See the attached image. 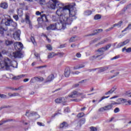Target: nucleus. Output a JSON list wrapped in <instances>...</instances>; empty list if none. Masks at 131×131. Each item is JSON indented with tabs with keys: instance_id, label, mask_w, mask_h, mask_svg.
<instances>
[{
	"instance_id": "f257e3e1",
	"label": "nucleus",
	"mask_w": 131,
	"mask_h": 131,
	"mask_svg": "<svg viewBox=\"0 0 131 131\" xmlns=\"http://www.w3.org/2000/svg\"><path fill=\"white\" fill-rule=\"evenodd\" d=\"M75 4L71 3L70 5L67 6L68 7L67 10H69V16L67 17L63 16V21L68 24V25H71V23L73 20H75L77 17H76V14L77 13V10H76V8L75 7Z\"/></svg>"
},
{
	"instance_id": "f03ea898",
	"label": "nucleus",
	"mask_w": 131,
	"mask_h": 131,
	"mask_svg": "<svg viewBox=\"0 0 131 131\" xmlns=\"http://www.w3.org/2000/svg\"><path fill=\"white\" fill-rule=\"evenodd\" d=\"M0 67L5 68L6 70H10L11 67L18 68V62L16 61H12L10 58L6 57L3 61H0Z\"/></svg>"
},
{
	"instance_id": "7ed1b4c3",
	"label": "nucleus",
	"mask_w": 131,
	"mask_h": 131,
	"mask_svg": "<svg viewBox=\"0 0 131 131\" xmlns=\"http://www.w3.org/2000/svg\"><path fill=\"white\" fill-rule=\"evenodd\" d=\"M14 48L16 51H19L13 52L10 54V58L11 59H20L22 57L23 54L20 52L23 49V44L21 42H16L14 43Z\"/></svg>"
},
{
	"instance_id": "20e7f679",
	"label": "nucleus",
	"mask_w": 131,
	"mask_h": 131,
	"mask_svg": "<svg viewBox=\"0 0 131 131\" xmlns=\"http://www.w3.org/2000/svg\"><path fill=\"white\" fill-rule=\"evenodd\" d=\"M47 6L49 9L55 10L56 9V6L62 7L63 3H60L57 0H49V2L47 3Z\"/></svg>"
},
{
	"instance_id": "39448f33",
	"label": "nucleus",
	"mask_w": 131,
	"mask_h": 131,
	"mask_svg": "<svg viewBox=\"0 0 131 131\" xmlns=\"http://www.w3.org/2000/svg\"><path fill=\"white\" fill-rule=\"evenodd\" d=\"M58 8L59 9H57L56 13L58 16L60 17V18H62V19H64V17H66V15H63V13L64 11H66V10L68 9V6H64V4H62V6L58 7Z\"/></svg>"
},
{
	"instance_id": "423d86ee",
	"label": "nucleus",
	"mask_w": 131,
	"mask_h": 131,
	"mask_svg": "<svg viewBox=\"0 0 131 131\" xmlns=\"http://www.w3.org/2000/svg\"><path fill=\"white\" fill-rule=\"evenodd\" d=\"M104 52H106L105 48L103 47L97 50V54L92 56L93 59H97V60H102L103 59L102 55L104 54Z\"/></svg>"
},
{
	"instance_id": "0eeeda50",
	"label": "nucleus",
	"mask_w": 131,
	"mask_h": 131,
	"mask_svg": "<svg viewBox=\"0 0 131 131\" xmlns=\"http://www.w3.org/2000/svg\"><path fill=\"white\" fill-rule=\"evenodd\" d=\"M56 30H64L66 28V25H68V24L64 21V19H62L60 20L59 23H56Z\"/></svg>"
},
{
	"instance_id": "6e6552de",
	"label": "nucleus",
	"mask_w": 131,
	"mask_h": 131,
	"mask_svg": "<svg viewBox=\"0 0 131 131\" xmlns=\"http://www.w3.org/2000/svg\"><path fill=\"white\" fill-rule=\"evenodd\" d=\"M67 99V98L65 97L58 98L55 100V103H57V104H60V103H62V105L65 106V105H66V102H67L66 100Z\"/></svg>"
},
{
	"instance_id": "1a4fd4ad",
	"label": "nucleus",
	"mask_w": 131,
	"mask_h": 131,
	"mask_svg": "<svg viewBox=\"0 0 131 131\" xmlns=\"http://www.w3.org/2000/svg\"><path fill=\"white\" fill-rule=\"evenodd\" d=\"M82 93H79L76 91L72 92L69 95V98H78L79 96H82Z\"/></svg>"
},
{
	"instance_id": "9d476101",
	"label": "nucleus",
	"mask_w": 131,
	"mask_h": 131,
	"mask_svg": "<svg viewBox=\"0 0 131 131\" xmlns=\"http://www.w3.org/2000/svg\"><path fill=\"white\" fill-rule=\"evenodd\" d=\"M21 34V31L18 30L16 31L13 34V38L15 39V40H20V35Z\"/></svg>"
},
{
	"instance_id": "9b49d317",
	"label": "nucleus",
	"mask_w": 131,
	"mask_h": 131,
	"mask_svg": "<svg viewBox=\"0 0 131 131\" xmlns=\"http://www.w3.org/2000/svg\"><path fill=\"white\" fill-rule=\"evenodd\" d=\"M112 104H109L108 105L105 106L103 107L99 108V111L103 112V111H107L108 110H111L112 109Z\"/></svg>"
},
{
	"instance_id": "f8f14e48",
	"label": "nucleus",
	"mask_w": 131,
	"mask_h": 131,
	"mask_svg": "<svg viewBox=\"0 0 131 131\" xmlns=\"http://www.w3.org/2000/svg\"><path fill=\"white\" fill-rule=\"evenodd\" d=\"M43 80V78H38L37 77H34L31 78L30 82L31 83H34V82H36V81H41Z\"/></svg>"
},
{
	"instance_id": "ddd939ff",
	"label": "nucleus",
	"mask_w": 131,
	"mask_h": 131,
	"mask_svg": "<svg viewBox=\"0 0 131 131\" xmlns=\"http://www.w3.org/2000/svg\"><path fill=\"white\" fill-rule=\"evenodd\" d=\"M110 67V66H109L108 67H103L100 68L98 69H92V70L93 71H95V70L98 69L99 72H104V71H106V70H108V69H109Z\"/></svg>"
},
{
	"instance_id": "4468645a",
	"label": "nucleus",
	"mask_w": 131,
	"mask_h": 131,
	"mask_svg": "<svg viewBox=\"0 0 131 131\" xmlns=\"http://www.w3.org/2000/svg\"><path fill=\"white\" fill-rule=\"evenodd\" d=\"M128 42H129V39H127L123 42H120L117 45V48H122V47H123V46H125V45H127Z\"/></svg>"
},
{
	"instance_id": "2eb2a0df",
	"label": "nucleus",
	"mask_w": 131,
	"mask_h": 131,
	"mask_svg": "<svg viewBox=\"0 0 131 131\" xmlns=\"http://www.w3.org/2000/svg\"><path fill=\"white\" fill-rule=\"evenodd\" d=\"M47 30H57V27L56 24H51L47 27Z\"/></svg>"
},
{
	"instance_id": "dca6fc26",
	"label": "nucleus",
	"mask_w": 131,
	"mask_h": 131,
	"mask_svg": "<svg viewBox=\"0 0 131 131\" xmlns=\"http://www.w3.org/2000/svg\"><path fill=\"white\" fill-rule=\"evenodd\" d=\"M26 116L29 117V116H33V115H36V113L34 112H31L30 111H27L25 114Z\"/></svg>"
},
{
	"instance_id": "f3484780",
	"label": "nucleus",
	"mask_w": 131,
	"mask_h": 131,
	"mask_svg": "<svg viewBox=\"0 0 131 131\" xmlns=\"http://www.w3.org/2000/svg\"><path fill=\"white\" fill-rule=\"evenodd\" d=\"M70 75V68H66L64 70V76L66 77H69Z\"/></svg>"
},
{
	"instance_id": "a211bd4d",
	"label": "nucleus",
	"mask_w": 131,
	"mask_h": 131,
	"mask_svg": "<svg viewBox=\"0 0 131 131\" xmlns=\"http://www.w3.org/2000/svg\"><path fill=\"white\" fill-rule=\"evenodd\" d=\"M117 102L118 103V105H120V104H124V103H126V99L123 98H119L117 99Z\"/></svg>"
},
{
	"instance_id": "6ab92c4d",
	"label": "nucleus",
	"mask_w": 131,
	"mask_h": 131,
	"mask_svg": "<svg viewBox=\"0 0 131 131\" xmlns=\"http://www.w3.org/2000/svg\"><path fill=\"white\" fill-rule=\"evenodd\" d=\"M54 78H55L54 75L51 74L48 76L46 82H51V81H53V80H54Z\"/></svg>"
},
{
	"instance_id": "aec40b11",
	"label": "nucleus",
	"mask_w": 131,
	"mask_h": 131,
	"mask_svg": "<svg viewBox=\"0 0 131 131\" xmlns=\"http://www.w3.org/2000/svg\"><path fill=\"white\" fill-rule=\"evenodd\" d=\"M41 19L43 22H49V20H48V18L47 17V15L46 14H41Z\"/></svg>"
},
{
	"instance_id": "412c9836",
	"label": "nucleus",
	"mask_w": 131,
	"mask_h": 131,
	"mask_svg": "<svg viewBox=\"0 0 131 131\" xmlns=\"http://www.w3.org/2000/svg\"><path fill=\"white\" fill-rule=\"evenodd\" d=\"M8 3L6 2L2 3L0 4V7L1 8H2V9H8Z\"/></svg>"
},
{
	"instance_id": "4be33fe9",
	"label": "nucleus",
	"mask_w": 131,
	"mask_h": 131,
	"mask_svg": "<svg viewBox=\"0 0 131 131\" xmlns=\"http://www.w3.org/2000/svg\"><path fill=\"white\" fill-rule=\"evenodd\" d=\"M108 41V38H105L102 40H101L100 42H98L97 44L96 45V47H98L99 46H100V45H104V43H106Z\"/></svg>"
},
{
	"instance_id": "5701e85b",
	"label": "nucleus",
	"mask_w": 131,
	"mask_h": 131,
	"mask_svg": "<svg viewBox=\"0 0 131 131\" xmlns=\"http://www.w3.org/2000/svg\"><path fill=\"white\" fill-rule=\"evenodd\" d=\"M68 127V124L67 123L65 122L61 123L59 125L60 128H66V127Z\"/></svg>"
},
{
	"instance_id": "b1692460",
	"label": "nucleus",
	"mask_w": 131,
	"mask_h": 131,
	"mask_svg": "<svg viewBox=\"0 0 131 131\" xmlns=\"http://www.w3.org/2000/svg\"><path fill=\"white\" fill-rule=\"evenodd\" d=\"M102 31H103V30L102 29H97V30H95V33L90 34L88 36H93L94 35H96V34H97V33H99V32H102Z\"/></svg>"
},
{
	"instance_id": "393cba45",
	"label": "nucleus",
	"mask_w": 131,
	"mask_h": 131,
	"mask_svg": "<svg viewBox=\"0 0 131 131\" xmlns=\"http://www.w3.org/2000/svg\"><path fill=\"white\" fill-rule=\"evenodd\" d=\"M8 96H9V97H19L20 96V94L18 93H14L13 94L9 93Z\"/></svg>"
},
{
	"instance_id": "a878e982",
	"label": "nucleus",
	"mask_w": 131,
	"mask_h": 131,
	"mask_svg": "<svg viewBox=\"0 0 131 131\" xmlns=\"http://www.w3.org/2000/svg\"><path fill=\"white\" fill-rule=\"evenodd\" d=\"M121 25H122V21H120L119 23L117 24H114L113 25V27H118V28H120L121 27Z\"/></svg>"
},
{
	"instance_id": "bb28decb",
	"label": "nucleus",
	"mask_w": 131,
	"mask_h": 131,
	"mask_svg": "<svg viewBox=\"0 0 131 131\" xmlns=\"http://www.w3.org/2000/svg\"><path fill=\"white\" fill-rule=\"evenodd\" d=\"M20 122L24 124V125H27V124H29V121L27 120H25L24 119H22V120L20 121Z\"/></svg>"
},
{
	"instance_id": "cd10ccee",
	"label": "nucleus",
	"mask_w": 131,
	"mask_h": 131,
	"mask_svg": "<svg viewBox=\"0 0 131 131\" xmlns=\"http://www.w3.org/2000/svg\"><path fill=\"white\" fill-rule=\"evenodd\" d=\"M116 90V88H113L111 90L109 91L108 92L105 93V95H111V94H113L114 92H115Z\"/></svg>"
},
{
	"instance_id": "c85d7f7f",
	"label": "nucleus",
	"mask_w": 131,
	"mask_h": 131,
	"mask_svg": "<svg viewBox=\"0 0 131 131\" xmlns=\"http://www.w3.org/2000/svg\"><path fill=\"white\" fill-rule=\"evenodd\" d=\"M25 21L27 24H30V23H31V21H30V18L29 17V15H26Z\"/></svg>"
},
{
	"instance_id": "c756f323",
	"label": "nucleus",
	"mask_w": 131,
	"mask_h": 131,
	"mask_svg": "<svg viewBox=\"0 0 131 131\" xmlns=\"http://www.w3.org/2000/svg\"><path fill=\"white\" fill-rule=\"evenodd\" d=\"M125 51H126V53H130L131 48L126 49V47H124L122 49V52H124Z\"/></svg>"
},
{
	"instance_id": "7c9ffc66",
	"label": "nucleus",
	"mask_w": 131,
	"mask_h": 131,
	"mask_svg": "<svg viewBox=\"0 0 131 131\" xmlns=\"http://www.w3.org/2000/svg\"><path fill=\"white\" fill-rule=\"evenodd\" d=\"M24 76H25V75L21 74V75H18L17 76L13 77V79H15V80L20 79V78H22V77H24Z\"/></svg>"
},
{
	"instance_id": "2f4dec72",
	"label": "nucleus",
	"mask_w": 131,
	"mask_h": 131,
	"mask_svg": "<svg viewBox=\"0 0 131 131\" xmlns=\"http://www.w3.org/2000/svg\"><path fill=\"white\" fill-rule=\"evenodd\" d=\"M13 43H14V42L12 40H6L5 41V45L7 46H11V45H13Z\"/></svg>"
},
{
	"instance_id": "473e14b6",
	"label": "nucleus",
	"mask_w": 131,
	"mask_h": 131,
	"mask_svg": "<svg viewBox=\"0 0 131 131\" xmlns=\"http://www.w3.org/2000/svg\"><path fill=\"white\" fill-rule=\"evenodd\" d=\"M55 56H56V53L52 52V53H50L49 54L48 56V59H51L52 58H54V57H55Z\"/></svg>"
},
{
	"instance_id": "72a5a7b5",
	"label": "nucleus",
	"mask_w": 131,
	"mask_h": 131,
	"mask_svg": "<svg viewBox=\"0 0 131 131\" xmlns=\"http://www.w3.org/2000/svg\"><path fill=\"white\" fill-rule=\"evenodd\" d=\"M11 22H12V19H7V20L5 23L6 26H10Z\"/></svg>"
},
{
	"instance_id": "f704fd0d",
	"label": "nucleus",
	"mask_w": 131,
	"mask_h": 131,
	"mask_svg": "<svg viewBox=\"0 0 131 131\" xmlns=\"http://www.w3.org/2000/svg\"><path fill=\"white\" fill-rule=\"evenodd\" d=\"M34 56L36 57L37 61H38L39 62H40V61H41V60L40 59V57L39 56V54L38 53H35Z\"/></svg>"
},
{
	"instance_id": "c9c22d12",
	"label": "nucleus",
	"mask_w": 131,
	"mask_h": 131,
	"mask_svg": "<svg viewBox=\"0 0 131 131\" xmlns=\"http://www.w3.org/2000/svg\"><path fill=\"white\" fill-rule=\"evenodd\" d=\"M77 40V37L76 36L72 37L69 41L70 42H72L73 41H76Z\"/></svg>"
},
{
	"instance_id": "e433bc0d",
	"label": "nucleus",
	"mask_w": 131,
	"mask_h": 131,
	"mask_svg": "<svg viewBox=\"0 0 131 131\" xmlns=\"http://www.w3.org/2000/svg\"><path fill=\"white\" fill-rule=\"evenodd\" d=\"M85 16H90V15H92V11L87 10L84 12Z\"/></svg>"
},
{
	"instance_id": "4c0bfd02",
	"label": "nucleus",
	"mask_w": 131,
	"mask_h": 131,
	"mask_svg": "<svg viewBox=\"0 0 131 131\" xmlns=\"http://www.w3.org/2000/svg\"><path fill=\"white\" fill-rule=\"evenodd\" d=\"M100 39H101V37H99L98 38H95L94 40H93V41H92L90 43H95V42H97L98 41V40H100Z\"/></svg>"
},
{
	"instance_id": "58836bf2",
	"label": "nucleus",
	"mask_w": 131,
	"mask_h": 131,
	"mask_svg": "<svg viewBox=\"0 0 131 131\" xmlns=\"http://www.w3.org/2000/svg\"><path fill=\"white\" fill-rule=\"evenodd\" d=\"M56 56H58V57L62 58V57H63V56H64V53L60 52V53H56Z\"/></svg>"
},
{
	"instance_id": "ea45409f",
	"label": "nucleus",
	"mask_w": 131,
	"mask_h": 131,
	"mask_svg": "<svg viewBox=\"0 0 131 131\" xmlns=\"http://www.w3.org/2000/svg\"><path fill=\"white\" fill-rule=\"evenodd\" d=\"M101 19V15L100 14H97L94 16L95 20H99Z\"/></svg>"
},
{
	"instance_id": "a19ab883",
	"label": "nucleus",
	"mask_w": 131,
	"mask_h": 131,
	"mask_svg": "<svg viewBox=\"0 0 131 131\" xmlns=\"http://www.w3.org/2000/svg\"><path fill=\"white\" fill-rule=\"evenodd\" d=\"M110 96H103L100 100H99L98 103H100V102H102L103 100L105 99H108Z\"/></svg>"
},
{
	"instance_id": "79ce46f5",
	"label": "nucleus",
	"mask_w": 131,
	"mask_h": 131,
	"mask_svg": "<svg viewBox=\"0 0 131 131\" xmlns=\"http://www.w3.org/2000/svg\"><path fill=\"white\" fill-rule=\"evenodd\" d=\"M4 31H5V29L2 27V26L0 25V33L1 34H4Z\"/></svg>"
},
{
	"instance_id": "37998d69",
	"label": "nucleus",
	"mask_w": 131,
	"mask_h": 131,
	"mask_svg": "<svg viewBox=\"0 0 131 131\" xmlns=\"http://www.w3.org/2000/svg\"><path fill=\"white\" fill-rule=\"evenodd\" d=\"M46 48L49 50V51H52L53 50V48L52 47V46H51V45H47Z\"/></svg>"
},
{
	"instance_id": "c03bdc74",
	"label": "nucleus",
	"mask_w": 131,
	"mask_h": 131,
	"mask_svg": "<svg viewBox=\"0 0 131 131\" xmlns=\"http://www.w3.org/2000/svg\"><path fill=\"white\" fill-rule=\"evenodd\" d=\"M85 122V119H82L79 122V123H80V125H81V124H84Z\"/></svg>"
},
{
	"instance_id": "a18cd8bd",
	"label": "nucleus",
	"mask_w": 131,
	"mask_h": 131,
	"mask_svg": "<svg viewBox=\"0 0 131 131\" xmlns=\"http://www.w3.org/2000/svg\"><path fill=\"white\" fill-rule=\"evenodd\" d=\"M103 48H105V50L107 51V50H109V49L111 48V44H108L105 47H103Z\"/></svg>"
},
{
	"instance_id": "49530a36",
	"label": "nucleus",
	"mask_w": 131,
	"mask_h": 131,
	"mask_svg": "<svg viewBox=\"0 0 131 131\" xmlns=\"http://www.w3.org/2000/svg\"><path fill=\"white\" fill-rule=\"evenodd\" d=\"M84 115V114L83 113H80L77 115V117L79 118H80V117H83Z\"/></svg>"
},
{
	"instance_id": "de8ad7c7",
	"label": "nucleus",
	"mask_w": 131,
	"mask_h": 131,
	"mask_svg": "<svg viewBox=\"0 0 131 131\" xmlns=\"http://www.w3.org/2000/svg\"><path fill=\"white\" fill-rule=\"evenodd\" d=\"M11 25H12L13 27H16V26H17V23L12 20Z\"/></svg>"
},
{
	"instance_id": "09e8293b",
	"label": "nucleus",
	"mask_w": 131,
	"mask_h": 131,
	"mask_svg": "<svg viewBox=\"0 0 131 131\" xmlns=\"http://www.w3.org/2000/svg\"><path fill=\"white\" fill-rule=\"evenodd\" d=\"M126 96H127V97H131V91H127L125 93Z\"/></svg>"
},
{
	"instance_id": "8fccbe9b",
	"label": "nucleus",
	"mask_w": 131,
	"mask_h": 131,
	"mask_svg": "<svg viewBox=\"0 0 131 131\" xmlns=\"http://www.w3.org/2000/svg\"><path fill=\"white\" fill-rule=\"evenodd\" d=\"M31 40L32 42L33 43V45H36V42H35V40L34 39V37H31Z\"/></svg>"
},
{
	"instance_id": "3c124183",
	"label": "nucleus",
	"mask_w": 131,
	"mask_h": 131,
	"mask_svg": "<svg viewBox=\"0 0 131 131\" xmlns=\"http://www.w3.org/2000/svg\"><path fill=\"white\" fill-rule=\"evenodd\" d=\"M18 16H23V11L22 10H18Z\"/></svg>"
},
{
	"instance_id": "603ef678",
	"label": "nucleus",
	"mask_w": 131,
	"mask_h": 131,
	"mask_svg": "<svg viewBox=\"0 0 131 131\" xmlns=\"http://www.w3.org/2000/svg\"><path fill=\"white\" fill-rule=\"evenodd\" d=\"M0 97L1 98V99H6L7 95L5 94H0Z\"/></svg>"
},
{
	"instance_id": "864d4df0",
	"label": "nucleus",
	"mask_w": 131,
	"mask_h": 131,
	"mask_svg": "<svg viewBox=\"0 0 131 131\" xmlns=\"http://www.w3.org/2000/svg\"><path fill=\"white\" fill-rule=\"evenodd\" d=\"M13 18L16 20V21H18V20H19V17L17 15H14Z\"/></svg>"
},
{
	"instance_id": "5fc2aeb1",
	"label": "nucleus",
	"mask_w": 131,
	"mask_h": 131,
	"mask_svg": "<svg viewBox=\"0 0 131 131\" xmlns=\"http://www.w3.org/2000/svg\"><path fill=\"white\" fill-rule=\"evenodd\" d=\"M69 111H70V110H69V108H68V107H66L64 110V113H68V112H69Z\"/></svg>"
},
{
	"instance_id": "6e6d98bb",
	"label": "nucleus",
	"mask_w": 131,
	"mask_h": 131,
	"mask_svg": "<svg viewBox=\"0 0 131 131\" xmlns=\"http://www.w3.org/2000/svg\"><path fill=\"white\" fill-rule=\"evenodd\" d=\"M119 111H120V110H119V108L118 107H116L114 111V112L115 113H118V112H119Z\"/></svg>"
},
{
	"instance_id": "4d7b16f0",
	"label": "nucleus",
	"mask_w": 131,
	"mask_h": 131,
	"mask_svg": "<svg viewBox=\"0 0 131 131\" xmlns=\"http://www.w3.org/2000/svg\"><path fill=\"white\" fill-rule=\"evenodd\" d=\"M72 101H73L74 102H80L81 100L79 98H77V99H73Z\"/></svg>"
},
{
	"instance_id": "13d9d810",
	"label": "nucleus",
	"mask_w": 131,
	"mask_h": 131,
	"mask_svg": "<svg viewBox=\"0 0 131 131\" xmlns=\"http://www.w3.org/2000/svg\"><path fill=\"white\" fill-rule=\"evenodd\" d=\"M37 123L39 126H45V124H43L41 122H38Z\"/></svg>"
},
{
	"instance_id": "bf43d9fd",
	"label": "nucleus",
	"mask_w": 131,
	"mask_h": 131,
	"mask_svg": "<svg viewBox=\"0 0 131 131\" xmlns=\"http://www.w3.org/2000/svg\"><path fill=\"white\" fill-rule=\"evenodd\" d=\"M7 121H10V120H8L7 121H0V125H2L3 124H4V123H5V122H7Z\"/></svg>"
},
{
	"instance_id": "052dcab7",
	"label": "nucleus",
	"mask_w": 131,
	"mask_h": 131,
	"mask_svg": "<svg viewBox=\"0 0 131 131\" xmlns=\"http://www.w3.org/2000/svg\"><path fill=\"white\" fill-rule=\"evenodd\" d=\"M90 128H91L90 131H97V128L95 127H91Z\"/></svg>"
},
{
	"instance_id": "680f3d73",
	"label": "nucleus",
	"mask_w": 131,
	"mask_h": 131,
	"mask_svg": "<svg viewBox=\"0 0 131 131\" xmlns=\"http://www.w3.org/2000/svg\"><path fill=\"white\" fill-rule=\"evenodd\" d=\"M119 58V56H116L114 57L113 58H111V60H116V59H118Z\"/></svg>"
},
{
	"instance_id": "e2e57ef3",
	"label": "nucleus",
	"mask_w": 131,
	"mask_h": 131,
	"mask_svg": "<svg viewBox=\"0 0 131 131\" xmlns=\"http://www.w3.org/2000/svg\"><path fill=\"white\" fill-rule=\"evenodd\" d=\"M47 67V65H45V66H39V67H37V69H40V68H45Z\"/></svg>"
},
{
	"instance_id": "0e129e2a",
	"label": "nucleus",
	"mask_w": 131,
	"mask_h": 131,
	"mask_svg": "<svg viewBox=\"0 0 131 131\" xmlns=\"http://www.w3.org/2000/svg\"><path fill=\"white\" fill-rule=\"evenodd\" d=\"M76 56L77 57V58H80V57H81V54L79 53H78L76 54Z\"/></svg>"
},
{
	"instance_id": "69168bd1",
	"label": "nucleus",
	"mask_w": 131,
	"mask_h": 131,
	"mask_svg": "<svg viewBox=\"0 0 131 131\" xmlns=\"http://www.w3.org/2000/svg\"><path fill=\"white\" fill-rule=\"evenodd\" d=\"M113 28H114L113 27V26H112L111 28H110L109 29H107L106 30V31H110V30H112V29H113Z\"/></svg>"
},
{
	"instance_id": "338daca9",
	"label": "nucleus",
	"mask_w": 131,
	"mask_h": 131,
	"mask_svg": "<svg viewBox=\"0 0 131 131\" xmlns=\"http://www.w3.org/2000/svg\"><path fill=\"white\" fill-rule=\"evenodd\" d=\"M77 29V27H75L73 29V31L74 33H76V30Z\"/></svg>"
},
{
	"instance_id": "774afa93",
	"label": "nucleus",
	"mask_w": 131,
	"mask_h": 131,
	"mask_svg": "<svg viewBox=\"0 0 131 131\" xmlns=\"http://www.w3.org/2000/svg\"><path fill=\"white\" fill-rule=\"evenodd\" d=\"M77 69H80L79 66H77L74 67V70H76Z\"/></svg>"
}]
</instances>
